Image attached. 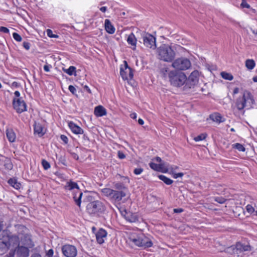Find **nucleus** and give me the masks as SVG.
Here are the masks:
<instances>
[{
    "mask_svg": "<svg viewBox=\"0 0 257 257\" xmlns=\"http://www.w3.org/2000/svg\"><path fill=\"white\" fill-rule=\"evenodd\" d=\"M128 239L133 244L144 248L151 247V240L141 232H133L129 234Z\"/></svg>",
    "mask_w": 257,
    "mask_h": 257,
    "instance_id": "f257e3e1",
    "label": "nucleus"
},
{
    "mask_svg": "<svg viewBox=\"0 0 257 257\" xmlns=\"http://www.w3.org/2000/svg\"><path fill=\"white\" fill-rule=\"evenodd\" d=\"M255 100L252 93L247 91H243L241 97L237 98L235 101V107L238 110H242L244 108L250 109L253 107Z\"/></svg>",
    "mask_w": 257,
    "mask_h": 257,
    "instance_id": "f03ea898",
    "label": "nucleus"
},
{
    "mask_svg": "<svg viewBox=\"0 0 257 257\" xmlns=\"http://www.w3.org/2000/svg\"><path fill=\"white\" fill-rule=\"evenodd\" d=\"M159 59L166 62L171 61L175 56V53L172 48L168 45H162L158 49Z\"/></svg>",
    "mask_w": 257,
    "mask_h": 257,
    "instance_id": "7ed1b4c3",
    "label": "nucleus"
},
{
    "mask_svg": "<svg viewBox=\"0 0 257 257\" xmlns=\"http://www.w3.org/2000/svg\"><path fill=\"white\" fill-rule=\"evenodd\" d=\"M105 210V205L99 200L89 202L86 206L87 212L93 216H98L104 212Z\"/></svg>",
    "mask_w": 257,
    "mask_h": 257,
    "instance_id": "20e7f679",
    "label": "nucleus"
},
{
    "mask_svg": "<svg viewBox=\"0 0 257 257\" xmlns=\"http://www.w3.org/2000/svg\"><path fill=\"white\" fill-rule=\"evenodd\" d=\"M168 76L171 84L174 86L180 87L187 80V77L183 72L172 70L169 72Z\"/></svg>",
    "mask_w": 257,
    "mask_h": 257,
    "instance_id": "39448f33",
    "label": "nucleus"
},
{
    "mask_svg": "<svg viewBox=\"0 0 257 257\" xmlns=\"http://www.w3.org/2000/svg\"><path fill=\"white\" fill-rule=\"evenodd\" d=\"M65 189L68 190H75L73 194V199L77 205L80 207L83 193L79 190L77 184L72 181L68 182L65 186Z\"/></svg>",
    "mask_w": 257,
    "mask_h": 257,
    "instance_id": "423d86ee",
    "label": "nucleus"
},
{
    "mask_svg": "<svg viewBox=\"0 0 257 257\" xmlns=\"http://www.w3.org/2000/svg\"><path fill=\"white\" fill-rule=\"evenodd\" d=\"M172 66L176 70H186L191 67V62L187 58H180L176 59Z\"/></svg>",
    "mask_w": 257,
    "mask_h": 257,
    "instance_id": "0eeeda50",
    "label": "nucleus"
},
{
    "mask_svg": "<svg viewBox=\"0 0 257 257\" xmlns=\"http://www.w3.org/2000/svg\"><path fill=\"white\" fill-rule=\"evenodd\" d=\"M250 250V246L248 244L242 243L240 242H237L235 246H231L227 248V252H229L232 251L233 254H238L243 251H248Z\"/></svg>",
    "mask_w": 257,
    "mask_h": 257,
    "instance_id": "6e6552de",
    "label": "nucleus"
},
{
    "mask_svg": "<svg viewBox=\"0 0 257 257\" xmlns=\"http://www.w3.org/2000/svg\"><path fill=\"white\" fill-rule=\"evenodd\" d=\"M120 74L123 80H131L133 78V70L128 66L125 61L120 67Z\"/></svg>",
    "mask_w": 257,
    "mask_h": 257,
    "instance_id": "1a4fd4ad",
    "label": "nucleus"
},
{
    "mask_svg": "<svg viewBox=\"0 0 257 257\" xmlns=\"http://www.w3.org/2000/svg\"><path fill=\"white\" fill-rule=\"evenodd\" d=\"M61 250L63 254L66 257H75L77 254V249L73 245H63L61 247Z\"/></svg>",
    "mask_w": 257,
    "mask_h": 257,
    "instance_id": "9d476101",
    "label": "nucleus"
},
{
    "mask_svg": "<svg viewBox=\"0 0 257 257\" xmlns=\"http://www.w3.org/2000/svg\"><path fill=\"white\" fill-rule=\"evenodd\" d=\"M13 105L18 113H21L27 110V105L22 98H14Z\"/></svg>",
    "mask_w": 257,
    "mask_h": 257,
    "instance_id": "9b49d317",
    "label": "nucleus"
},
{
    "mask_svg": "<svg viewBox=\"0 0 257 257\" xmlns=\"http://www.w3.org/2000/svg\"><path fill=\"white\" fill-rule=\"evenodd\" d=\"M144 45L149 48L155 49L156 48V38L153 35L147 33L143 36Z\"/></svg>",
    "mask_w": 257,
    "mask_h": 257,
    "instance_id": "f8f14e48",
    "label": "nucleus"
},
{
    "mask_svg": "<svg viewBox=\"0 0 257 257\" xmlns=\"http://www.w3.org/2000/svg\"><path fill=\"white\" fill-rule=\"evenodd\" d=\"M107 234V233L105 229L100 228L95 233L97 242L100 244L104 243L106 239Z\"/></svg>",
    "mask_w": 257,
    "mask_h": 257,
    "instance_id": "ddd939ff",
    "label": "nucleus"
},
{
    "mask_svg": "<svg viewBox=\"0 0 257 257\" xmlns=\"http://www.w3.org/2000/svg\"><path fill=\"white\" fill-rule=\"evenodd\" d=\"M9 234L7 231L3 230L0 233V249H7Z\"/></svg>",
    "mask_w": 257,
    "mask_h": 257,
    "instance_id": "4468645a",
    "label": "nucleus"
},
{
    "mask_svg": "<svg viewBox=\"0 0 257 257\" xmlns=\"http://www.w3.org/2000/svg\"><path fill=\"white\" fill-rule=\"evenodd\" d=\"M121 214L125 219L130 222H136L138 221V215L136 213L127 212L125 210L121 212Z\"/></svg>",
    "mask_w": 257,
    "mask_h": 257,
    "instance_id": "2eb2a0df",
    "label": "nucleus"
},
{
    "mask_svg": "<svg viewBox=\"0 0 257 257\" xmlns=\"http://www.w3.org/2000/svg\"><path fill=\"white\" fill-rule=\"evenodd\" d=\"M20 237L17 235H9V239H8L7 249L12 248H16L19 244Z\"/></svg>",
    "mask_w": 257,
    "mask_h": 257,
    "instance_id": "dca6fc26",
    "label": "nucleus"
},
{
    "mask_svg": "<svg viewBox=\"0 0 257 257\" xmlns=\"http://www.w3.org/2000/svg\"><path fill=\"white\" fill-rule=\"evenodd\" d=\"M68 126L72 132L76 135H80L83 133V130L73 121L68 122Z\"/></svg>",
    "mask_w": 257,
    "mask_h": 257,
    "instance_id": "f3484780",
    "label": "nucleus"
},
{
    "mask_svg": "<svg viewBox=\"0 0 257 257\" xmlns=\"http://www.w3.org/2000/svg\"><path fill=\"white\" fill-rule=\"evenodd\" d=\"M34 127V134L39 137H42L45 134V129L41 124L35 123Z\"/></svg>",
    "mask_w": 257,
    "mask_h": 257,
    "instance_id": "a211bd4d",
    "label": "nucleus"
},
{
    "mask_svg": "<svg viewBox=\"0 0 257 257\" xmlns=\"http://www.w3.org/2000/svg\"><path fill=\"white\" fill-rule=\"evenodd\" d=\"M125 193L122 190L116 191L113 190V192L111 199L116 201H119L123 197L125 196Z\"/></svg>",
    "mask_w": 257,
    "mask_h": 257,
    "instance_id": "6ab92c4d",
    "label": "nucleus"
},
{
    "mask_svg": "<svg viewBox=\"0 0 257 257\" xmlns=\"http://www.w3.org/2000/svg\"><path fill=\"white\" fill-rule=\"evenodd\" d=\"M94 113L97 117H101L106 115V109L102 105H98L95 107Z\"/></svg>",
    "mask_w": 257,
    "mask_h": 257,
    "instance_id": "aec40b11",
    "label": "nucleus"
},
{
    "mask_svg": "<svg viewBox=\"0 0 257 257\" xmlns=\"http://www.w3.org/2000/svg\"><path fill=\"white\" fill-rule=\"evenodd\" d=\"M17 254L20 257H28L29 255V249L28 247L25 246H19Z\"/></svg>",
    "mask_w": 257,
    "mask_h": 257,
    "instance_id": "412c9836",
    "label": "nucleus"
},
{
    "mask_svg": "<svg viewBox=\"0 0 257 257\" xmlns=\"http://www.w3.org/2000/svg\"><path fill=\"white\" fill-rule=\"evenodd\" d=\"M199 73L197 70L193 71L188 78V81L190 82L191 85H194L198 81Z\"/></svg>",
    "mask_w": 257,
    "mask_h": 257,
    "instance_id": "4be33fe9",
    "label": "nucleus"
},
{
    "mask_svg": "<svg viewBox=\"0 0 257 257\" xmlns=\"http://www.w3.org/2000/svg\"><path fill=\"white\" fill-rule=\"evenodd\" d=\"M104 27L106 31L108 33L112 34L115 32V29L108 19L105 20Z\"/></svg>",
    "mask_w": 257,
    "mask_h": 257,
    "instance_id": "5701e85b",
    "label": "nucleus"
},
{
    "mask_svg": "<svg viewBox=\"0 0 257 257\" xmlns=\"http://www.w3.org/2000/svg\"><path fill=\"white\" fill-rule=\"evenodd\" d=\"M6 132L9 141L11 143L14 142L16 139V136L12 128H7Z\"/></svg>",
    "mask_w": 257,
    "mask_h": 257,
    "instance_id": "b1692460",
    "label": "nucleus"
},
{
    "mask_svg": "<svg viewBox=\"0 0 257 257\" xmlns=\"http://www.w3.org/2000/svg\"><path fill=\"white\" fill-rule=\"evenodd\" d=\"M8 183L10 185H11L12 187H13L14 188H15L16 190H19L21 188V184L20 182H19L15 178H10L8 181Z\"/></svg>",
    "mask_w": 257,
    "mask_h": 257,
    "instance_id": "393cba45",
    "label": "nucleus"
},
{
    "mask_svg": "<svg viewBox=\"0 0 257 257\" xmlns=\"http://www.w3.org/2000/svg\"><path fill=\"white\" fill-rule=\"evenodd\" d=\"M127 42L128 44L134 47L133 49L135 48L137 44V39L133 33H131L128 35L127 38Z\"/></svg>",
    "mask_w": 257,
    "mask_h": 257,
    "instance_id": "a878e982",
    "label": "nucleus"
},
{
    "mask_svg": "<svg viewBox=\"0 0 257 257\" xmlns=\"http://www.w3.org/2000/svg\"><path fill=\"white\" fill-rule=\"evenodd\" d=\"M210 118L212 121L218 123L223 121L222 117L219 113H214L211 114L210 115Z\"/></svg>",
    "mask_w": 257,
    "mask_h": 257,
    "instance_id": "bb28decb",
    "label": "nucleus"
},
{
    "mask_svg": "<svg viewBox=\"0 0 257 257\" xmlns=\"http://www.w3.org/2000/svg\"><path fill=\"white\" fill-rule=\"evenodd\" d=\"M101 192L104 196L109 197L111 199L113 192V190L110 188H105L102 189Z\"/></svg>",
    "mask_w": 257,
    "mask_h": 257,
    "instance_id": "cd10ccee",
    "label": "nucleus"
},
{
    "mask_svg": "<svg viewBox=\"0 0 257 257\" xmlns=\"http://www.w3.org/2000/svg\"><path fill=\"white\" fill-rule=\"evenodd\" d=\"M76 67L73 66H71L68 69H63V70L64 72L67 73L70 76L76 75Z\"/></svg>",
    "mask_w": 257,
    "mask_h": 257,
    "instance_id": "c85d7f7f",
    "label": "nucleus"
},
{
    "mask_svg": "<svg viewBox=\"0 0 257 257\" xmlns=\"http://www.w3.org/2000/svg\"><path fill=\"white\" fill-rule=\"evenodd\" d=\"M255 66V62L252 59H247L245 61V66L247 69L252 70Z\"/></svg>",
    "mask_w": 257,
    "mask_h": 257,
    "instance_id": "c756f323",
    "label": "nucleus"
},
{
    "mask_svg": "<svg viewBox=\"0 0 257 257\" xmlns=\"http://www.w3.org/2000/svg\"><path fill=\"white\" fill-rule=\"evenodd\" d=\"M159 178L163 181L167 185H171L173 183V181L171 179L167 177L166 176L163 175H160L159 176Z\"/></svg>",
    "mask_w": 257,
    "mask_h": 257,
    "instance_id": "7c9ffc66",
    "label": "nucleus"
},
{
    "mask_svg": "<svg viewBox=\"0 0 257 257\" xmlns=\"http://www.w3.org/2000/svg\"><path fill=\"white\" fill-rule=\"evenodd\" d=\"M160 172L166 173L168 171L169 165L164 162L159 164Z\"/></svg>",
    "mask_w": 257,
    "mask_h": 257,
    "instance_id": "2f4dec72",
    "label": "nucleus"
},
{
    "mask_svg": "<svg viewBox=\"0 0 257 257\" xmlns=\"http://www.w3.org/2000/svg\"><path fill=\"white\" fill-rule=\"evenodd\" d=\"M221 76L225 80H232L233 79V76L230 73L225 72H222L221 73Z\"/></svg>",
    "mask_w": 257,
    "mask_h": 257,
    "instance_id": "473e14b6",
    "label": "nucleus"
},
{
    "mask_svg": "<svg viewBox=\"0 0 257 257\" xmlns=\"http://www.w3.org/2000/svg\"><path fill=\"white\" fill-rule=\"evenodd\" d=\"M232 148L237 150L238 151L244 152L245 148L244 146L239 143H235L232 145Z\"/></svg>",
    "mask_w": 257,
    "mask_h": 257,
    "instance_id": "72a5a7b5",
    "label": "nucleus"
},
{
    "mask_svg": "<svg viewBox=\"0 0 257 257\" xmlns=\"http://www.w3.org/2000/svg\"><path fill=\"white\" fill-rule=\"evenodd\" d=\"M207 134L205 133L201 134L194 138L195 142H199L205 140L207 137Z\"/></svg>",
    "mask_w": 257,
    "mask_h": 257,
    "instance_id": "f704fd0d",
    "label": "nucleus"
},
{
    "mask_svg": "<svg viewBox=\"0 0 257 257\" xmlns=\"http://www.w3.org/2000/svg\"><path fill=\"white\" fill-rule=\"evenodd\" d=\"M4 166L7 170H11L13 168V164L9 159H7L5 162Z\"/></svg>",
    "mask_w": 257,
    "mask_h": 257,
    "instance_id": "c9c22d12",
    "label": "nucleus"
},
{
    "mask_svg": "<svg viewBox=\"0 0 257 257\" xmlns=\"http://www.w3.org/2000/svg\"><path fill=\"white\" fill-rule=\"evenodd\" d=\"M149 166L151 169L153 170L160 172V167H159V164H157L156 163H154L153 162H151L149 163Z\"/></svg>",
    "mask_w": 257,
    "mask_h": 257,
    "instance_id": "e433bc0d",
    "label": "nucleus"
},
{
    "mask_svg": "<svg viewBox=\"0 0 257 257\" xmlns=\"http://www.w3.org/2000/svg\"><path fill=\"white\" fill-rule=\"evenodd\" d=\"M179 169V167L175 165H169L168 167V171L170 174L173 173V172H176V171Z\"/></svg>",
    "mask_w": 257,
    "mask_h": 257,
    "instance_id": "4c0bfd02",
    "label": "nucleus"
},
{
    "mask_svg": "<svg viewBox=\"0 0 257 257\" xmlns=\"http://www.w3.org/2000/svg\"><path fill=\"white\" fill-rule=\"evenodd\" d=\"M47 35L50 38H58L59 36L56 34H53V32L50 29H47L46 30Z\"/></svg>",
    "mask_w": 257,
    "mask_h": 257,
    "instance_id": "58836bf2",
    "label": "nucleus"
},
{
    "mask_svg": "<svg viewBox=\"0 0 257 257\" xmlns=\"http://www.w3.org/2000/svg\"><path fill=\"white\" fill-rule=\"evenodd\" d=\"M42 165L45 170H48L50 168V163L45 160L42 161Z\"/></svg>",
    "mask_w": 257,
    "mask_h": 257,
    "instance_id": "ea45409f",
    "label": "nucleus"
},
{
    "mask_svg": "<svg viewBox=\"0 0 257 257\" xmlns=\"http://www.w3.org/2000/svg\"><path fill=\"white\" fill-rule=\"evenodd\" d=\"M246 209L247 212L250 214H252L254 212V208L250 204L246 206Z\"/></svg>",
    "mask_w": 257,
    "mask_h": 257,
    "instance_id": "a19ab883",
    "label": "nucleus"
},
{
    "mask_svg": "<svg viewBox=\"0 0 257 257\" xmlns=\"http://www.w3.org/2000/svg\"><path fill=\"white\" fill-rule=\"evenodd\" d=\"M14 39L18 42H21L22 40L21 36L17 33H14L13 34Z\"/></svg>",
    "mask_w": 257,
    "mask_h": 257,
    "instance_id": "79ce46f5",
    "label": "nucleus"
},
{
    "mask_svg": "<svg viewBox=\"0 0 257 257\" xmlns=\"http://www.w3.org/2000/svg\"><path fill=\"white\" fill-rule=\"evenodd\" d=\"M173 177L174 178L177 179L178 178H181L184 176L183 173H176V172H173V173L171 174Z\"/></svg>",
    "mask_w": 257,
    "mask_h": 257,
    "instance_id": "37998d69",
    "label": "nucleus"
},
{
    "mask_svg": "<svg viewBox=\"0 0 257 257\" xmlns=\"http://www.w3.org/2000/svg\"><path fill=\"white\" fill-rule=\"evenodd\" d=\"M114 187L116 189H117L120 191L122 190L124 188V185L122 183H116L114 185Z\"/></svg>",
    "mask_w": 257,
    "mask_h": 257,
    "instance_id": "c03bdc74",
    "label": "nucleus"
},
{
    "mask_svg": "<svg viewBox=\"0 0 257 257\" xmlns=\"http://www.w3.org/2000/svg\"><path fill=\"white\" fill-rule=\"evenodd\" d=\"M54 254V250L53 249H50L46 252V255L47 257H52Z\"/></svg>",
    "mask_w": 257,
    "mask_h": 257,
    "instance_id": "a18cd8bd",
    "label": "nucleus"
},
{
    "mask_svg": "<svg viewBox=\"0 0 257 257\" xmlns=\"http://www.w3.org/2000/svg\"><path fill=\"white\" fill-rule=\"evenodd\" d=\"M215 201H216L220 204H222L225 202V199L222 197H215Z\"/></svg>",
    "mask_w": 257,
    "mask_h": 257,
    "instance_id": "49530a36",
    "label": "nucleus"
},
{
    "mask_svg": "<svg viewBox=\"0 0 257 257\" xmlns=\"http://www.w3.org/2000/svg\"><path fill=\"white\" fill-rule=\"evenodd\" d=\"M69 90L73 94H75L76 93V89L73 85H69L68 87Z\"/></svg>",
    "mask_w": 257,
    "mask_h": 257,
    "instance_id": "de8ad7c7",
    "label": "nucleus"
},
{
    "mask_svg": "<svg viewBox=\"0 0 257 257\" xmlns=\"http://www.w3.org/2000/svg\"><path fill=\"white\" fill-rule=\"evenodd\" d=\"M143 171V169L141 168H136L135 170H134V173L136 174V175H140L141 174Z\"/></svg>",
    "mask_w": 257,
    "mask_h": 257,
    "instance_id": "09e8293b",
    "label": "nucleus"
},
{
    "mask_svg": "<svg viewBox=\"0 0 257 257\" xmlns=\"http://www.w3.org/2000/svg\"><path fill=\"white\" fill-rule=\"evenodd\" d=\"M241 6L242 8H245L247 9H249L250 8V6L248 4L245 0H242V2L241 4Z\"/></svg>",
    "mask_w": 257,
    "mask_h": 257,
    "instance_id": "8fccbe9b",
    "label": "nucleus"
},
{
    "mask_svg": "<svg viewBox=\"0 0 257 257\" xmlns=\"http://www.w3.org/2000/svg\"><path fill=\"white\" fill-rule=\"evenodd\" d=\"M24 48L27 50H29L30 48V44L28 42H24L23 43Z\"/></svg>",
    "mask_w": 257,
    "mask_h": 257,
    "instance_id": "3c124183",
    "label": "nucleus"
},
{
    "mask_svg": "<svg viewBox=\"0 0 257 257\" xmlns=\"http://www.w3.org/2000/svg\"><path fill=\"white\" fill-rule=\"evenodd\" d=\"M0 32L8 34L9 33V30L5 27H0Z\"/></svg>",
    "mask_w": 257,
    "mask_h": 257,
    "instance_id": "603ef678",
    "label": "nucleus"
},
{
    "mask_svg": "<svg viewBox=\"0 0 257 257\" xmlns=\"http://www.w3.org/2000/svg\"><path fill=\"white\" fill-rule=\"evenodd\" d=\"M60 138L61 140L65 143V144H67L68 142V138L65 136V135H61Z\"/></svg>",
    "mask_w": 257,
    "mask_h": 257,
    "instance_id": "864d4df0",
    "label": "nucleus"
},
{
    "mask_svg": "<svg viewBox=\"0 0 257 257\" xmlns=\"http://www.w3.org/2000/svg\"><path fill=\"white\" fill-rule=\"evenodd\" d=\"M118 157L120 159H123L125 158V155L121 151H118L117 153Z\"/></svg>",
    "mask_w": 257,
    "mask_h": 257,
    "instance_id": "5fc2aeb1",
    "label": "nucleus"
},
{
    "mask_svg": "<svg viewBox=\"0 0 257 257\" xmlns=\"http://www.w3.org/2000/svg\"><path fill=\"white\" fill-rule=\"evenodd\" d=\"M51 67V65H45L44 66V70L45 71L48 72L50 71V68Z\"/></svg>",
    "mask_w": 257,
    "mask_h": 257,
    "instance_id": "6e6d98bb",
    "label": "nucleus"
},
{
    "mask_svg": "<svg viewBox=\"0 0 257 257\" xmlns=\"http://www.w3.org/2000/svg\"><path fill=\"white\" fill-rule=\"evenodd\" d=\"M183 210L182 208H175L174 209V212L175 213H181L182 212Z\"/></svg>",
    "mask_w": 257,
    "mask_h": 257,
    "instance_id": "4d7b16f0",
    "label": "nucleus"
},
{
    "mask_svg": "<svg viewBox=\"0 0 257 257\" xmlns=\"http://www.w3.org/2000/svg\"><path fill=\"white\" fill-rule=\"evenodd\" d=\"M130 117L134 119H136L137 117V114L135 112L132 113L130 114Z\"/></svg>",
    "mask_w": 257,
    "mask_h": 257,
    "instance_id": "13d9d810",
    "label": "nucleus"
},
{
    "mask_svg": "<svg viewBox=\"0 0 257 257\" xmlns=\"http://www.w3.org/2000/svg\"><path fill=\"white\" fill-rule=\"evenodd\" d=\"M14 94H15V98H21L20 97V92L19 91H16L14 92Z\"/></svg>",
    "mask_w": 257,
    "mask_h": 257,
    "instance_id": "bf43d9fd",
    "label": "nucleus"
},
{
    "mask_svg": "<svg viewBox=\"0 0 257 257\" xmlns=\"http://www.w3.org/2000/svg\"><path fill=\"white\" fill-rule=\"evenodd\" d=\"M31 257H42L41 254L39 253H35L32 254Z\"/></svg>",
    "mask_w": 257,
    "mask_h": 257,
    "instance_id": "052dcab7",
    "label": "nucleus"
},
{
    "mask_svg": "<svg viewBox=\"0 0 257 257\" xmlns=\"http://www.w3.org/2000/svg\"><path fill=\"white\" fill-rule=\"evenodd\" d=\"M84 89L87 91L88 93H91V90L90 89V88H89V87L87 85H85L84 87Z\"/></svg>",
    "mask_w": 257,
    "mask_h": 257,
    "instance_id": "680f3d73",
    "label": "nucleus"
},
{
    "mask_svg": "<svg viewBox=\"0 0 257 257\" xmlns=\"http://www.w3.org/2000/svg\"><path fill=\"white\" fill-rule=\"evenodd\" d=\"M100 10L103 12V13H104L107 10V7H102L100 8Z\"/></svg>",
    "mask_w": 257,
    "mask_h": 257,
    "instance_id": "e2e57ef3",
    "label": "nucleus"
},
{
    "mask_svg": "<svg viewBox=\"0 0 257 257\" xmlns=\"http://www.w3.org/2000/svg\"><path fill=\"white\" fill-rule=\"evenodd\" d=\"M238 92H239V88H238L236 87L233 89V94H237Z\"/></svg>",
    "mask_w": 257,
    "mask_h": 257,
    "instance_id": "0e129e2a",
    "label": "nucleus"
},
{
    "mask_svg": "<svg viewBox=\"0 0 257 257\" xmlns=\"http://www.w3.org/2000/svg\"><path fill=\"white\" fill-rule=\"evenodd\" d=\"M138 123L140 124V125H143L144 124V121L142 119V118H139L138 119Z\"/></svg>",
    "mask_w": 257,
    "mask_h": 257,
    "instance_id": "69168bd1",
    "label": "nucleus"
},
{
    "mask_svg": "<svg viewBox=\"0 0 257 257\" xmlns=\"http://www.w3.org/2000/svg\"><path fill=\"white\" fill-rule=\"evenodd\" d=\"M155 160H156L157 162L161 163L162 160L160 157H157L155 158Z\"/></svg>",
    "mask_w": 257,
    "mask_h": 257,
    "instance_id": "338daca9",
    "label": "nucleus"
},
{
    "mask_svg": "<svg viewBox=\"0 0 257 257\" xmlns=\"http://www.w3.org/2000/svg\"><path fill=\"white\" fill-rule=\"evenodd\" d=\"M3 228V224L2 222H0V233L2 232V229Z\"/></svg>",
    "mask_w": 257,
    "mask_h": 257,
    "instance_id": "774afa93",
    "label": "nucleus"
}]
</instances>
